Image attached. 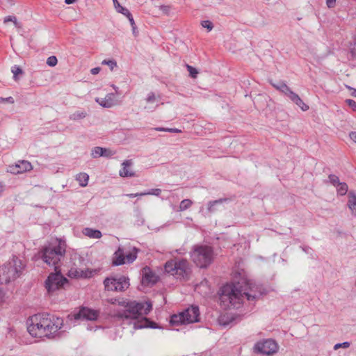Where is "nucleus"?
Returning a JSON list of instances; mask_svg holds the SVG:
<instances>
[{
    "label": "nucleus",
    "mask_w": 356,
    "mask_h": 356,
    "mask_svg": "<svg viewBox=\"0 0 356 356\" xmlns=\"http://www.w3.org/2000/svg\"><path fill=\"white\" fill-rule=\"evenodd\" d=\"M44 314H35L30 318L28 322L27 330L34 337H45L44 328Z\"/></svg>",
    "instance_id": "6e6552de"
},
{
    "label": "nucleus",
    "mask_w": 356,
    "mask_h": 356,
    "mask_svg": "<svg viewBox=\"0 0 356 356\" xmlns=\"http://www.w3.org/2000/svg\"><path fill=\"white\" fill-rule=\"evenodd\" d=\"M285 95L287 96L293 103L294 102H296V99L299 97V95L293 92L291 89L287 91Z\"/></svg>",
    "instance_id": "e433bc0d"
},
{
    "label": "nucleus",
    "mask_w": 356,
    "mask_h": 356,
    "mask_svg": "<svg viewBox=\"0 0 356 356\" xmlns=\"http://www.w3.org/2000/svg\"><path fill=\"white\" fill-rule=\"evenodd\" d=\"M141 193H129V194H127L126 195L129 197H138V196H144L145 195H140Z\"/></svg>",
    "instance_id": "603ef678"
},
{
    "label": "nucleus",
    "mask_w": 356,
    "mask_h": 356,
    "mask_svg": "<svg viewBox=\"0 0 356 356\" xmlns=\"http://www.w3.org/2000/svg\"><path fill=\"white\" fill-rule=\"evenodd\" d=\"M83 234L90 238H100L102 236V232L98 229H93L92 228H85L83 231Z\"/></svg>",
    "instance_id": "4be33fe9"
},
{
    "label": "nucleus",
    "mask_w": 356,
    "mask_h": 356,
    "mask_svg": "<svg viewBox=\"0 0 356 356\" xmlns=\"http://www.w3.org/2000/svg\"><path fill=\"white\" fill-rule=\"evenodd\" d=\"M271 84L275 88H276L277 90L280 91L281 92H282L284 95L290 89V88L284 82H280L278 83H271Z\"/></svg>",
    "instance_id": "bb28decb"
},
{
    "label": "nucleus",
    "mask_w": 356,
    "mask_h": 356,
    "mask_svg": "<svg viewBox=\"0 0 356 356\" xmlns=\"http://www.w3.org/2000/svg\"><path fill=\"white\" fill-rule=\"evenodd\" d=\"M109 302L124 308L123 311H118L115 315L123 320L129 321V323L133 325L134 330L145 327L157 328L154 322L145 317L152 309L150 302L120 300L116 298H112Z\"/></svg>",
    "instance_id": "f03ea898"
},
{
    "label": "nucleus",
    "mask_w": 356,
    "mask_h": 356,
    "mask_svg": "<svg viewBox=\"0 0 356 356\" xmlns=\"http://www.w3.org/2000/svg\"><path fill=\"white\" fill-rule=\"evenodd\" d=\"M337 191L338 195H344L348 192V185L345 182H340L337 186Z\"/></svg>",
    "instance_id": "cd10ccee"
},
{
    "label": "nucleus",
    "mask_w": 356,
    "mask_h": 356,
    "mask_svg": "<svg viewBox=\"0 0 356 356\" xmlns=\"http://www.w3.org/2000/svg\"><path fill=\"white\" fill-rule=\"evenodd\" d=\"M131 28H132V32H133V34L135 35V36H137L138 35V31H136V25H134V26H131Z\"/></svg>",
    "instance_id": "5fc2aeb1"
},
{
    "label": "nucleus",
    "mask_w": 356,
    "mask_h": 356,
    "mask_svg": "<svg viewBox=\"0 0 356 356\" xmlns=\"http://www.w3.org/2000/svg\"><path fill=\"white\" fill-rule=\"evenodd\" d=\"M54 269L55 273H50L45 281V288L49 293L60 289L67 282V280L60 273V269L56 267Z\"/></svg>",
    "instance_id": "1a4fd4ad"
},
{
    "label": "nucleus",
    "mask_w": 356,
    "mask_h": 356,
    "mask_svg": "<svg viewBox=\"0 0 356 356\" xmlns=\"http://www.w3.org/2000/svg\"><path fill=\"white\" fill-rule=\"evenodd\" d=\"M160 96H156L154 92H150L147 95L145 102L148 104L145 109L149 111H154L158 106V101Z\"/></svg>",
    "instance_id": "f3484780"
},
{
    "label": "nucleus",
    "mask_w": 356,
    "mask_h": 356,
    "mask_svg": "<svg viewBox=\"0 0 356 356\" xmlns=\"http://www.w3.org/2000/svg\"><path fill=\"white\" fill-rule=\"evenodd\" d=\"M167 8H168V7H167V6H162L161 7V10H167Z\"/></svg>",
    "instance_id": "052dcab7"
},
{
    "label": "nucleus",
    "mask_w": 356,
    "mask_h": 356,
    "mask_svg": "<svg viewBox=\"0 0 356 356\" xmlns=\"http://www.w3.org/2000/svg\"><path fill=\"white\" fill-rule=\"evenodd\" d=\"M105 289L111 291H124L129 286V279L125 277L106 278L104 281Z\"/></svg>",
    "instance_id": "9b49d317"
},
{
    "label": "nucleus",
    "mask_w": 356,
    "mask_h": 356,
    "mask_svg": "<svg viewBox=\"0 0 356 356\" xmlns=\"http://www.w3.org/2000/svg\"><path fill=\"white\" fill-rule=\"evenodd\" d=\"M138 252V249L134 247H119L114 253L112 264L113 266L131 264L137 258Z\"/></svg>",
    "instance_id": "423d86ee"
},
{
    "label": "nucleus",
    "mask_w": 356,
    "mask_h": 356,
    "mask_svg": "<svg viewBox=\"0 0 356 356\" xmlns=\"http://www.w3.org/2000/svg\"><path fill=\"white\" fill-rule=\"evenodd\" d=\"M200 212H203V209L201 208Z\"/></svg>",
    "instance_id": "0e129e2a"
},
{
    "label": "nucleus",
    "mask_w": 356,
    "mask_h": 356,
    "mask_svg": "<svg viewBox=\"0 0 356 356\" xmlns=\"http://www.w3.org/2000/svg\"><path fill=\"white\" fill-rule=\"evenodd\" d=\"M326 5L329 8H332L336 5V0H326Z\"/></svg>",
    "instance_id": "49530a36"
},
{
    "label": "nucleus",
    "mask_w": 356,
    "mask_h": 356,
    "mask_svg": "<svg viewBox=\"0 0 356 356\" xmlns=\"http://www.w3.org/2000/svg\"><path fill=\"white\" fill-rule=\"evenodd\" d=\"M24 266L22 260L13 257L10 261L0 266V284H7L15 280L22 274Z\"/></svg>",
    "instance_id": "20e7f679"
},
{
    "label": "nucleus",
    "mask_w": 356,
    "mask_h": 356,
    "mask_svg": "<svg viewBox=\"0 0 356 356\" xmlns=\"http://www.w3.org/2000/svg\"><path fill=\"white\" fill-rule=\"evenodd\" d=\"M1 100L2 102H8L10 104H13L14 103V99L12 97H6V98H1Z\"/></svg>",
    "instance_id": "8fccbe9b"
},
{
    "label": "nucleus",
    "mask_w": 356,
    "mask_h": 356,
    "mask_svg": "<svg viewBox=\"0 0 356 356\" xmlns=\"http://www.w3.org/2000/svg\"><path fill=\"white\" fill-rule=\"evenodd\" d=\"M58 63L57 58L54 56H49L47 60V64L50 67H54Z\"/></svg>",
    "instance_id": "4c0bfd02"
},
{
    "label": "nucleus",
    "mask_w": 356,
    "mask_h": 356,
    "mask_svg": "<svg viewBox=\"0 0 356 356\" xmlns=\"http://www.w3.org/2000/svg\"><path fill=\"white\" fill-rule=\"evenodd\" d=\"M87 116V113L84 110L76 111L70 115V119L72 120H79L85 118Z\"/></svg>",
    "instance_id": "a878e982"
},
{
    "label": "nucleus",
    "mask_w": 356,
    "mask_h": 356,
    "mask_svg": "<svg viewBox=\"0 0 356 356\" xmlns=\"http://www.w3.org/2000/svg\"><path fill=\"white\" fill-rule=\"evenodd\" d=\"M227 201L226 198H220L216 200L210 201L207 204V213H213L219 210V207L222 206L223 202Z\"/></svg>",
    "instance_id": "6ab92c4d"
},
{
    "label": "nucleus",
    "mask_w": 356,
    "mask_h": 356,
    "mask_svg": "<svg viewBox=\"0 0 356 356\" xmlns=\"http://www.w3.org/2000/svg\"><path fill=\"white\" fill-rule=\"evenodd\" d=\"M166 132H170V133H181V131L180 129H178L177 128H167Z\"/></svg>",
    "instance_id": "09e8293b"
},
{
    "label": "nucleus",
    "mask_w": 356,
    "mask_h": 356,
    "mask_svg": "<svg viewBox=\"0 0 356 356\" xmlns=\"http://www.w3.org/2000/svg\"><path fill=\"white\" fill-rule=\"evenodd\" d=\"M63 326V320L61 318L44 314V328L45 337H53L54 334Z\"/></svg>",
    "instance_id": "9d476101"
},
{
    "label": "nucleus",
    "mask_w": 356,
    "mask_h": 356,
    "mask_svg": "<svg viewBox=\"0 0 356 356\" xmlns=\"http://www.w3.org/2000/svg\"><path fill=\"white\" fill-rule=\"evenodd\" d=\"M103 154H104L102 155V156L111 157V156H112L113 155L115 154V152L112 151L110 149L105 148V152H104Z\"/></svg>",
    "instance_id": "a18cd8bd"
},
{
    "label": "nucleus",
    "mask_w": 356,
    "mask_h": 356,
    "mask_svg": "<svg viewBox=\"0 0 356 356\" xmlns=\"http://www.w3.org/2000/svg\"><path fill=\"white\" fill-rule=\"evenodd\" d=\"M352 95L356 97V90H354V92L352 93Z\"/></svg>",
    "instance_id": "680f3d73"
},
{
    "label": "nucleus",
    "mask_w": 356,
    "mask_h": 356,
    "mask_svg": "<svg viewBox=\"0 0 356 356\" xmlns=\"http://www.w3.org/2000/svg\"><path fill=\"white\" fill-rule=\"evenodd\" d=\"M177 252L179 254H181V252L179 251V250H177Z\"/></svg>",
    "instance_id": "69168bd1"
},
{
    "label": "nucleus",
    "mask_w": 356,
    "mask_h": 356,
    "mask_svg": "<svg viewBox=\"0 0 356 356\" xmlns=\"http://www.w3.org/2000/svg\"><path fill=\"white\" fill-rule=\"evenodd\" d=\"M101 70V68L99 67L91 69L90 72L92 74H97Z\"/></svg>",
    "instance_id": "3c124183"
},
{
    "label": "nucleus",
    "mask_w": 356,
    "mask_h": 356,
    "mask_svg": "<svg viewBox=\"0 0 356 356\" xmlns=\"http://www.w3.org/2000/svg\"><path fill=\"white\" fill-rule=\"evenodd\" d=\"M66 252L65 241L56 239L42 246L33 257L35 261L41 259L49 266L59 268L58 264L64 259Z\"/></svg>",
    "instance_id": "7ed1b4c3"
},
{
    "label": "nucleus",
    "mask_w": 356,
    "mask_h": 356,
    "mask_svg": "<svg viewBox=\"0 0 356 356\" xmlns=\"http://www.w3.org/2000/svg\"><path fill=\"white\" fill-rule=\"evenodd\" d=\"M350 138L356 143V133L355 132H352L350 134Z\"/></svg>",
    "instance_id": "864d4df0"
},
{
    "label": "nucleus",
    "mask_w": 356,
    "mask_h": 356,
    "mask_svg": "<svg viewBox=\"0 0 356 356\" xmlns=\"http://www.w3.org/2000/svg\"><path fill=\"white\" fill-rule=\"evenodd\" d=\"M11 72L13 74V79L15 81H17L19 79L18 75L23 74V70L18 65H14L11 68Z\"/></svg>",
    "instance_id": "2f4dec72"
},
{
    "label": "nucleus",
    "mask_w": 356,
    "mask_h": 356,
    "mask_svg": "<svg viewBox=\"0 0 356 356\" xmlns=\"http://www.w3.org/2000/svg\"><path fill=\"white\" fill-rule=\"evenodd\" d=\"M302 248V250L305 252H308V250L310 249L309 247H300Z\"/></svg>",
    "instance_id": "bf43d9fd"
},
{
    "label": "nucleus",
    "mask_w": 356,
    "mask_h": 356,
    "mask_svg": "<svg viewBox=\"0 0 356 356\" xmlns=\"http://www.w3.org/2000/svg\"><path fill=\"white\" fill-rule=\"evenodd\" d=\"M166 129L167 128H163V127H156L154 129L156 131H166Z\"/></svg>",
    "instance_id": "4d7b16f0"
},
{
    "label": "nucleus",
    "mask_w": 356,
    "mask_h": 356,
    "mask_svg": "<svg viewBox=\"0 0 356 356\" xmlns=\"http://www.w3.org/2000/svg\"><path fill=\"white\" fill-rule=\"evenodd\" d=\"M31 170H32L31 163L28 161L22 160L18 161L14 165H8L7 172L11 174L18 175L27 171H30Z\"/></svg>",
    "instance_id": "4468645a"
},
{
    "label": "nucleus",
    "mask_w": 356,
    "mask_h": 356,
    "mask_svg": "<svg viewBox=\"0 0 356 356\" xmlns=\"http://www.w3.org/2000/svg\"><path fill=\"white\" fill-rule=\"evenodd\" d=\"M113 1L115 8L118 13H120L124 15L125 14H129V10L127 8L122 7L120 4V3L118 1V0H113Z\"/></svg>",
    "instance_id": "7c9ffc66"
},
{
    "label": "nucleus",
    "mask_w": 356,
    "mask_h": 356,
    "mask_svg": "<svg viewBox=\"0 0 356 356\" xmlns=\"http://www.w3.org/2000/svg\"><path fill=\"white\" fill-rule=\"evenodd\" d=\"M328 179L329 181L335 187L340 183L339 177L335 175H330Z\"/></svg>",
    "instance_id": "f704fd0d"
},
{
    "label": "nucleus",
    "mask_w": 356,
    "mask_h": 356,
    "mask_svg": "<svg viewBox=\"0 0 356 356\" xmlns=\"http://www.w3.org/2000/svg\"><path fill=\"white\" fill-rule=\"evenodd\" d=\"M8 22H13L16 26L18 24V23L17 22V18L15 16L9 15V16L6 17L3 19V22L7 23Z\"/></svg>",
    "instance_id": "79ce46f5"
},
{
    "label": "nucleus",
    "mask_w": 356,
    "mask_h": 356,
    "mask_svg": "<svg viewBox=\"0 0 356 356\" xmlns=\"http://www.w3.org/2000/svg\"><path fill=\"white\" fill-rule=\"evenodd\" d=\"M8 296H6V292L0 288V305H3L6 302Z\"/></svg>",
    "instance_id": "ea45409f"
},
{
    "label": "nucleus",
    "mask_w": 356,
    "mask_h": 356,
    "mask_svg": "<svg viewBox=\"0 0 356 356\" xmlns=\"http://www.w3.org/2000/svg\"><path fill=\"white\" fill-rule=\"evenodd\" d=\"M346 103L354 111H356V102L353 99H346Z\"/></svg>",
    "instance_id": "c03bdc74"
},
{
    "label": "nucleus",
    "mask_w": 356,
    "mask_h": 356,
    "mask_svg": "<svg viewBox=\"0 0 356 356\" xmlns=\"http://www.w3.org/2000/svg\"><path fill=\"white\" fill-rule=\"evenodd\" d=\"M181 314H183V318L186 321V323H192L199 321V309L196 306L188 307L182 312Z\"/></svg>",
    "instance_id": "2eb2a0df"
},
{
    "label": "nucleus",
    "mask_w": 356,
    "mask_h": 356,
    "mask_svg": "<svg viewBox=\"0 0 356 356\" xmlns=\"http://www.w3.org/2000/svg\"><path fill=\"white\" fill-rule=\"evenodd\" d=\"M348 207L352 214L356 216V195L352 191L348 193Z\"/></svg>",
    "instance_id": "412c9836"
},
{
    "label": "nucleus",
    "mask_w": 356,
    "mask_h": 356,
    "mask_svg": "<svg viewBox=\"0 0 356 356\" xmlns=\"http://www.w3.org/2000/svg\"><path fill=\"white\" fill-rule=\"evenodd\" d=\"M161 193V190L160 188H154V189H151L150 191H149L147 192L141 193L140 195H152L159 196V195H160Z\"/></svg>",
    "instance_id": "c9c22d12"
},
{
    "label": "nucleus",
    "mask_w": 356,
    "mask_h": 356,
    "mask_svg": "<svg viewBox=\"0 0 356 356\" xmlns=\"http://www.w3.org/2000/svg\"><path fill=\"white\" fill-rule=\"evenodd\" d=\"M70 275L79 278V277H87L89 276L90 273H88L87 270H83L82 269L79 268H71L70 270Z\"/></svg>",
    "instance_id": "5701e85b"
},
{
    "label": "nucleus",
    "mask_w": 356,
    "mask_h": 356,
    "mask_svg": "<svg viewBox=\"0 0 356 356\" xmlns=\"http://www.w3.org/2000/svg\"><path fill=\"white\" fill-rule=\"evenodd\" d=\"M202 26L204 28L207 29L209 31L213 29V24L210 21L205 20L202 22Z\"/></svg>",
    "instance_id": "37998d69"
},
{
    "label": "nucleus",
    "mask_w": 356,
    "mask_h": 356,
    "mask_svg": "<svg viewBox=\"0 0 356 356\" xmlns=\"http://www.w3.org/2000/svg\"><path fill=\"white\" fill-rule=\"evenodd\" d=\"M4 189H5V186L1 182H0V196L2 195Z\"/></svg>",
    "instance_id": "6e6d98bb"
},
{
    "label": "nucleus",
    "mask_w": 356,
    "mask_h": 356,
    "mask_svg": "<svg viewBox=\"0 0 356 356\" xmlns=\"http://www.w3.org/2000/svg\"><path fill=\"white\" fill-rule=\"evenodd\" d=\"M113 93L108 94L104 98H97L96 102L104 108H111L114 105Z\"/></svg>",
    "instance_id": "aec40b11"
},
{
    "label": "nucleus",
    "mask_w": 356,
    "mask_h": 356,
    "mask_svg": "<svg viewBox=\"0 0 356 356\" xmlns=\"http://www.w3.org/2000/svg\"><path fill=\"white\" fill-rule=\"evenodd\" d=\"M186 67L190 74V76L192 78H195L197 76V74H198L197 70L195 67H193L189 65H186Z\"/></svg>",
    "instance_id": "58836bf2"
},
{
    "label": "nucleus",
    "mask_w": 356,
    "mask_h": 356,
    "mask_svg": "<svg viewBox=\"0 0 356 356\" xmlns=\"http://www.w3.org/2000/svg\"><path fill=\"white\" fill-rule=\"evenodd\" d=\"M132 165V162L131 160H126L122 163V168L120 170V175L122 177H131L135 176L134 172H133L130 167Z\"/></svg>",
    "instance_id": "a211bd4d"
},
{
    "label": "nucleus",
    "mask_w": 356,
    "mask_h": 356,
    "mask_svg": "<svg viewBox=\"0 0 356 356\" xmlns=\"http://www.w3.org/2000/svg\"><path fill=\"white\" fill-rule=\"evenodd\" d=\"M193 204L192 200L189 199L183 200L179 204L178 211H184L188 209H189Z\"/></svg>",
    "instance_id": "c85d7f7f"
},
{
    "label": "nucleus",
    "mask_w": 356,
    "mask_h": 356,
    "mask_svg": "<svg viewBox=\"0 0 356 356\" xmlns=\"http://www.w3.org/2000/svg\"><path fill=\"white\" fill-rule=\"evenodd\" d=\"M124 16H126L128 18L131 26L136 25L133 16L130 12L129 14H125Z\"/></svg>",
    "instance_id": "de8ad7c7"
},
{
    "label": "nucleus",
    "mask_w": 356,
    "mask_h": 356,
    "mask_svg": "<svg viewBox=\"0 0 356 356\" xmlns=\"http://www.w3.org/2000/svg\"><path fill=\"white\" fill-rule=\"evenodd\" d=\"M98 316V311L88 307H81L78 312L73 314L74 320L95 321Z\"/></svg>",
    "instance_id": "ddd939ff"
},
{
    "label": "nucleus",
    "mask_w": 356,
    "mask_h": 356,
    "mask_svg": "<svg viewBox=\"0 0 356 356\" xmlns=\"http://www.w3.org/2000/svg\"><path fill=\"white\" fill-rule=\"evenodd\" d=\"M191 257L198 267L207 268L213 260V248L208 245H194Z\"/></svg>",
    "instance_id": "39448f33"
},
{
    "label": "nucleus",
    "mask_w": 356,
    "mask_h": 356,
    "mask_svg": "<svg viewBox=\"0 0 356 356\" xmlns=\"http://www.w3.org/2000/svg\"><path fill=\"white\" fill-rule=\"evenodd\" d=\"M261 295L260 287L249 280L242 279L240 282L222 286L220 291L219 300L224 308L227 309L230 307H237L244 298L252 301Z\"/></svg>",
    "instance_id": "f257e3e1"
},
{
    "label": "nucleus",
    "mask_w": 356,
    "mask_h": 356,
    "mask_svg": "<svg viewBox=\"0 0 356 356\" xmlns=\"http://www.w3.org/2000/svg\"><path fill=\"white\" fill-rule=\"evenodd\" d=\"M76 0H65V3L66 4H71L73 3Z\"/></svg>",
    "instance_id": "13d9d810"
},
{
    "label": "nucleus",
    "mask_w": 356,
    "mask_h": 356,
    "mask_svg": "<svg viewBox=\"0 0 356 356\" xmlns=\"http://www.w3.org/2000/svg\"><path fill=\"white\" fill-rule=\"evenodd\" d=\"M165 270L177 278H184L189 272L188 263L186 259L170 260L165 263Z\"/></svg>",
    "instance_id": "0eeeda50"
},
{
    "label": "nucleus",
    "mask_w": 356,
    "mask_h": 356,
    "mask_svg": "<svg viewBox=\"0 0 356 356\" xmlns=\"http://www.w3.org/2000/svg\"><path fill=\"white\" fill-rule=\"evenodd\" d=\"M346 87H347L349 90H353V88H352L351 87H350V86H346Z\"/></svg>",
    "instance_id": "e2e57ef3"
},
{
    "label": "nucleus",
    "mask_w": 356,
    "mask_h": 356,
    "mask_svg": "<svg viewBox=\"0 0 356 356\" xmlns=\"http://www.w3.org/2000/svg\"><path fill=\"white\" fill-rule=\"evenodd\" d=\"M278 346L277 343L273 339H266L257 342L254 346L255 353L263 355H273L277 351Z\"/></svg>",
    "instance_id": "f8f14e48"
},
{
    "label": "nucleus",
    "mask_w": 356,
    "mask_h": 356,
    "mask_svg": "<svg viewBox=\"0 0 356 356\" xmlns=\"http://www.w3.org/2000/svg\"><path fill=\"white\" fill-rule=\"evenodd\" d=\"M170 323L173 325L186 324V321L183 318V314L181 312L179 314H174L171 316Z\"/></svg>",
    "instance_id": "393cba45"
},
{
    "label": "nucleus",
    "mask_w": 356,
    "mask_h": 356,
    "mask_svg": "<svg viewBox=\"0 0 356 356\" xmlns=\"http://www.w3.org/2000/svg\"><path fill=\"white\" fill-rule=\"evenodd\" d=\"M350 346V342L348 341H344L343 343H337L334 346V350H338L339 348H348L349 346Z\"/></svg>",
    "instance_id": "a19ab883"
},
{
    "label": "nucleus",
    "mask_w": 356,
    "mask_h": 356,
    "mask_svg": "<svg viewBox=\"0 0 356 356\" xmlns=\"http://www.w3.org/2000/svg\"><path fill=\"white\" fill-rule=\"evenodd\" d=\"M143 277H142V283L145 285H153L154 284L157 280L158 277L154 273H153L151 269L146 266L143 268Z\"/></svg>",
    "instance_id": "dca6fc26"
},
{
    "label": "nucleus",
    "mask_w": 356,
    "mask_h": 356,
    "mask_svg": "<svg viewBox=\"0 0 356 356\" xmlns=\"http://www.w3.org/2000/svg\"><path fill=\"white\" fill-rule=\"evenodd\" d=\"M89 175L85 172H80L76 175V180L79 182L81 187H85L88 185Z\"/></svg>",
    "instance_id": "b1692460"
},
{
    "label": "nucleus",
    "mask_w": 356,
    "mask_h": 356,
    "mask_svg": "<svg viewBox=\"0 0 356 356\" xmlns=\"http://www.w3.org/2000/svg\"><path fill=\"white\" fill-rule=\"evenodd\" d=\"M294 104H296L303 111H306L309 109V106L305 104L300 97L296 99V102H294Z\"/></svg>",
    "instance_id": "473e14b6"
},
{
    "label": "nucleus",
    "mask_w": 356,
    "mask_h": 356,
    "mask_svg": "<svg viewBox=\"0 0 356 356\" xmlns=\"http://www.w3.org/2000/svg\"><path fill=\"white\" fill-rule=\"evenodd\" d=\"M102 65H106L109 67L111 70H113L115 67H117V62L112 59V60H104L102 62Z\"/></svg>",
    "instance_id": "72a5a7b5"
},
{
    "label": "nucleus",
    "mask_w": 356,
    "mask_h": 356,
    "mask_svg": "<svg viewBox=\"0 0 356 356\" xmlns=\"http://www.w3.org/2000/svg\"><path fill=\"white\" fill-rule=\"evenodd\" d=\"M104 152H105V148L101 147H95L91 151V156L93 158H98L102 156Z\"/></svg>",
    "instance_id": "c756f323"
}]
</instances>
